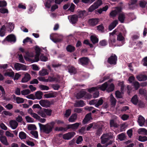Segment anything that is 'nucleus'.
<instances>
[{"mask_svg": "<svg viewBox=\"0 0 147 147\" xmlns=\"http://www.w3.org/2000/svg\"><path fill=\"white\" fill-rule=\"evenodd\" d=\"M40 129L44 133L46 134H49L53 130L52 128L51 127V125L48 124L44 125L39 123Z\"/></svg>", "mask_w": 147, "mask_h": 147, "instance_id": "f257e3e1", "label": "nucleus"}, {"mask_svg": "<svg viewBox=\"0 0 147 147\" xmlns=\"http://www.w3.org/2000/svg\"><path fill=\"white\" fill-rule=\"evenodd\" d=\"M102 3L101 0H98L95 2L88 9V10L89 12H92L95 9H97Z\"/></svg>", "mask_w": 147, "mask_h": 147, "instance_id": "f03ea898", "label": "nucleus"}, {"mask_svg": "<svg viewBox=\"0 0 147 147\" xmlns=\"http://www.w3.org/2000/svg\"><path fill=\"white\" fill-rule=\"evenodd\" d=\"M103 103V100L101 98H100L99 100L97 99H93L89 102L90 105H95L96 107H98L100 105H101Z\"/></svg>", "mask_w": 147, "mask_h": 147, "instance_id": "7ed1b4c3", "label": "nucleus"}, {"mask_svg": "<svg viewBox=\"0 0 147 147\" xmlns=\"http://www.w3.org/2000/svg\"><path fill=\"white\" fill-rule=\"evenodd\" d=\"M117 57L114 54H112L107 59V62L110 65H115L117 63Z\"/></svg>", "mask_w": 147, "mask_h": 147, "instance_id": "20e7f679", "label": "nucleus"}, {"mask_svg": "<svg viewBox=\"0 0 147 147\" xmlns=\"http://www.w3.org/2000/svg\"><path fill=\"white\" fill-rule=\"evenodd\" d=\"M89 61L88 57H83L79 59L78 63L83 66H86L88 65Z\"/></svg>", "mask_w": 147, "mask_h": 147, "instance_id": "39448f33", "label": "nucleus"}, {"mask_svg": "<svg viewBox=\"0 0 147 147\" xmlns=\"http://www.w3.org/2000/svg\"><path fill=\"white\" fill-rule=\"evenodd\" d=\"M39 103L42 107L46 108L49 107L51 105L49 101L47 99H42L39 101Z\"/></svg>", "mask_w": 147, "mask_h": 147, "instance_id": "423d86ee", "label": "nucleus"}, {"mask_svg": "<svg viewBox=\"0 0 147 147\" xmlns=\"http://www.w3.org/2000/svg\"><path fill=\"white\" fill-rule=\"evenodd\" d=\"M5 40L9 42L14 43L16 41V38L14 35L11 34L8 35L5 38L4 40Z\"/></svg>", "mask_w": 147, "mask_h": 147, "instance_id": "0eeeda50", "label": "nucleus"}, {"mask_svg": "<svg viewBox=\"0 0 147 147\" xmlns=\"http://www.w3.org/2000/svg\"><path fill=\"white\" fill-rule=\"evenodd\" d=\"M76 134L74 132H69L63 135V138L66 140H69L73 137Z\"/></svg>", "mask_w": 147, "mask_h": 147, "instance_id": "6e6552de", "label": "nucleus"}, {"mask_svg": "<svg viewBox=\"0 0 147 147\" xmlns=\"http://www.w3.org/2000/svg\"><path fill=\"white\" fill-rule=\"evenodd\" d=\"M78 17L76 15H73L68 16V18L70 20V22L73 24H74L78 20Z\"/></svg>", "mask_w": 147, "mask_h": 147, "instance_id": "1a4fd4ad", "label": "nucleus"}, {"mask_svg": "<svg viewBox=\"0 0 147 147\" xmlns=\"http://www.w3.org/2000/svg\"><path fill=\"white\" fill-rule=\"evenodd\" d=\"M91 113H90L87 114L85 116L84 119L83 120L82 123L83 124L86 123L88 121H90L92 118L91 117Z\"/></svg>", "mask_w": 147, "mask_h": 147, "instance_id": "9d476101", "label": "nucleus"}, {"mask_svg": "<svg viewBox=\"0 0 147 147\" xmlns=\"http://www.w3.org/2000/svg\"><path fill=\"white\" fill-rule=\"evenodd\" d=\"M85 105L84 101L80 100L79 101H76L74 104V106L75 107H82Z\"/></svg>", "mask_w": 147, "mask_h": 147, "instance_id": "9b49d317", "label": "nucleus"}, {"mask_svg": "<svg viewBox=\"0 0 147 147\" xmlns=\"http://www.w3.org/2000/svg\"><path fill=\"white\" fill-rule=\"evenodd\" d=\"M11 127L13 129H16L18 125L17 122L15 120H11L9 122Z\"/></svg>", "mask_w": 147, "mask_h": 147, "instance_id": "f8f14e48", "label": "nucleus"}, {"mask_svg": "<svg viewBox=\"0 0 147 147\" xmlns=\"http://www.w3.org/2000/svg\"><path fill=\"white\" fill-rule=\"evenodd\" d=\"M98 22V19H91L88 20V23L90 25L92 26H95L96 25Z\"/></svg>", "mask_w": 147, "mask_h": 147, "instance_id": "ddd939ff", "label": "nucleus"}, {"mask_svg": "<svg viewBox=\"0 0 147 147\" xmlns=\"http://www.w3.org/2000/svg\"><path fill=\"white\" fill-rule=\"evenodd\" d=\"M31 77L30 74L26 73L25 74L24 77L22 79L21 81L23 83L29 81Z\"/></svg>", "mask_w": 147, "mask_h": 147, "instance_id": "4468645a", "label": "nucleus"}, {"mask_svg": "<svg viewBox=\"0 0 147 147\" xmlns=\"http://www.w3.org/2000/svg\"><path fill=\"white\" fill-rule=\"evenodd\" d=\"M80 124L79 123H76L74 124L68 125L67 128L68 129H76L78 128Z\"/></svg>", "mask_w": 147, "mask_h": 147, "instance_id": "2eb2a0df", "label": "nucleus"}, {"mask_svg": "<svg viewBox=\"0 0 147 147\" xmlns=\"http://www.w3.org/2000/svg\"><path fill=\"white\" fill-rule=\"evenodd\" d=\"M145 120L144 118L141 115L138 116V124L140 126H142L144 125Z\"/></svg>", "mask_w": 147, "mask_h": 147, "instance_id": "dca6fc26", "label": "nucleus"}, {"mask_svg": "<svg viewBox=\"0 0 147 147\" xmlns=\"http://www.w3.org/2000/svg\"><path fill=\"white\" fill-rule=\"evenodd\" d=\"M118 24V21L117 20H115L113 21L109 26V29L110 30H112Z\"/></svg>", "mask_w": 147, "mask_h": 147, "instance_id": "f3484780", "label": "nucleus"}, {"mask_svg": "<svg viewBox=\"0 0 147 147\" xmlns=\"http://www.w3.org/2000/svg\"><path fill=\"white\" fill-rule=\"evenodd\" d=\"M0 141L4 145L7 146L9 145L6 137L5 136H0Z\"/></svg>", "mask_w": 147, "mask_h": 147, "instance_id": "a211bd4d", "label": "nucleus"}, {"mask_svg": "<svg viewBox=\"0 0 147 147\" xmlns=\"http://www.w3.org/2000/svg\"><path fill=\"white\" fill-rule=\"evenodd\" d=\"M117 40L119 41H121L122 45H119V46H121L123 45L124 44V42L125 40V38L122 35V34L121 33H120L117 35Z\"/></svg>", "mask_w": 147, "mask_h": 147, "instance_id": "6ab92c4d", "label": "nucleus"}, {"mask_svg": "<svg viewBox=\"0 0 147 147\" xmlns=\"http://www.w3.org/2000/svg\"><path fill=\"white\" fill-rule=\"evenodd\" d=\"M100 139L101 140V143L102 144L106 143L109 140V139L107 137L106 135L104 134L101 136Z\"/></svg>", "mask_w": 147, "mask_h": 147, "instance_id": "aec40b11", "label": "nucleus"}, {"mask_svg": "<svg viewBox=\"0 0 147 147\" xmlns=\"http://www.w3.org/2000/svg\"><path fill=\"white\" fill-rule=\"evenodd\" d=\"M66 49L67 52L70 53H72L75 51V48L72 45H69L67 46L66 48Z\"/></svg>", "mask_w": 147, "mask_h": 147, "instance_id": "412c9836", "label": "nucleus"}, {"mask_svg": "<svg viewBox=\"0 0 147 147\" xmlns=\"http://www.w3.org/2000/svg\"><path fill=\"white\" fill-rule=\"evenodd\" d=\"M43 93L40 91H37L35 94V97L38 100H40L42 98Z\"/></svg>", "mask_w": 147, "mask_h": 147, "instance_id": "4be33fe9", "label": "nucleus"}, {"mask_svg": "<svg viewBox=\"0 0 147 147\" xmlns=\"http://www.w3.org/2000/svg\"><path fill=\"white\" fill-rule=\"evenodd\" d=\"M87 93L84 90L80 91L78 93L77 96V99H81Z\"/></svg>", "mask_w": 147, "mask_h": 147, "instance_id": "5701e85b", "label": "nucleus"}, {"mask_svg": "<svg viewBox=\"0 0 147 147\" xmlns=\"http://www.w3.org/2000/svg\"><path fill=\"white\" fill-rule=\"evenodd\" d=\"M125 19V16L124 14L122 13H120L118 16V19L120 22L123 23Z\"/></svg>", "mask_w": 147, "mask_h": 147, "instance_id": "b1692460", "label": "nucleus"}, {"mask_svg": "<svg viewBox=\"0 0 147 147\" xmlns=\"http://www.w3.org/2000/svg\"><path fill=\"white\" fill-rule=\"evenodd\" d=\"M110 98L111 105L113 106H115L116 103V100L114 97L113 95L112 94H111L110 95Z\"/></svg>", "mask_w": 147, "mask_h": 147, "instance_id": "393cba45", "label": "nucleus"}, {"mask_svg": "<svg viewBox=\"0 0 147 147\" xmlns=\"http://www.w3.org/2000/svg\"><path fill=\"white\" fill-rule=\"evenodd\" d=\"M147 80V76L146 75L140 74L138 75V81H144Z\"/></svg>", "mask_w": 147, "mask_h": 147, "instance_id": "a878e982", "label": "nucleus"}, {"mask_svg": "<svg viewBox=\"0 0 147 147\" xmlns=\"http://www.w3.org/2000/svg\"><path fill=\"white\" fill-rule=\"evenodd\" d=\"M42 109H41L39 110L38 112V114L43 118H46V115L45 113L44 112V108H42Z\"/></svg>", "mask_w": 147, "mask_h": 147, "instance_id": "bb28decb", "label": "nucleus"}, {"mask_svg": "<svg viewBox=\"0 0 147 147\" xmlns=\"http://www.w3.org/2000/svg\"><path fill=\"white\" fill-rule=\"evenodd\" d=\"M6 28L5 25H3L0 30V36L1 37L4 36L5 34Z\"/></svg>", "mask_w": 147, "mask_h": 147, "instance_id": "cd10ccee", "label": "nucleus"}, {"mask_svg": "<svg viewBox=\"0 0 147 147\" xmlns=\"http://www.w3.org/2000/svg\"><path fill=\"white\" fill-rule=\"evenodd\" d=\"M138 134L147 135V130L144 128L138 129Z\"/></svg>", "mask_w": 147, "mask_h": 147, "instance_id": "c85d7f7f", "label": "nucleus"}, {"mask_svg": "<svg viewBox=\"0 0 147 147\" xmlns=\"http://www.w3.org/2000/svg\"><path fill=\"white\" fill-rule=\"evenodd\" d=\"M115 42L116 39L115 37L113 36L111 37L109 40V42L110 46H112L113 44L115 43Z\"/></svg>", "mask_w": 147, "mask_h": 147, "instance_id": "c756f323", "label": "nucleus"}, {"mask_svg": "<svg viewBox=\"0 0 147 147\" xmlns=\"http://www.w3.org/2000/svg\"><path fill=\"white\" fill-rule=\"evenodd\" d=\"M77 117V115L76 114H73L69 118L68 120L70 122H75V120L76 119Z\"/></svg>", "mask_w": 147, "mask_h": 147, "instance_id": "7c9ffc66", "label": "nucleus"}, {"mask_svg": "<svg viewBox=\"0 0 147 147\" xmlns=\"http://www.w3.org/2000/svg\"><path fill=\"white\" fill-rule=\"evenodd\" d=\"M90 40L94 44L98 43V38L96 36L94 35L91 36Z\"/></svg>", "mask_w": 147, "mask_h": 147, "instance_id": "2f4dec72", "label": "nucleus"}, {"mask_svg": "<svg viewBox=\"0 0 147 147\" xmlns=\"http://www.w3.org/2000/svg\"><path fill=\"white\" fill-rule=\"evenodd\" d=\"M115 89V86L114 84H111L107 88L106 91L108 92H112Z\"/></svg>", "mask_w": 147, "mask_h": 147, "instance_id": "473e14b6", "label": "nucleus"}, {"mask_svg": "<svg viewBox=\"0 0 147 147\" xmlns=\"http://www.w3.org/2000/svg\"><path fill=\"white\" fill-rule=\"evenodd\" d=\"M54 34H51L50 35V38L54 42L57 43L60 42L61 40L59 38H54Z\"/></svg>", "mask_w": 147, "mask_h": 147, "instance_id": "72a5a7b5", "label": "nucleus"}, {"mask_svg": "<svg viewBox=\"0 0 147 147\" xmlns=\"http://www.w3.org/2000/svg\"><path fill=\"white\" fill-rule=\"evenodd\" d=\"M131 101L132 102L134 105H137L138 103V96L136 95H135L133 96L131 99Z\"/></svg>", "mask_w": 147, "mask_h": 147, "instance_id": "f704fd0d", "label": "nucleus"}, {"mask_svg": "<svg viewBox=\"0 0 147 147\" xmlns=\"http://www.w3.org/2000/svg\"><path fill=\"white\" fill-rule=\"evenodd\" d=\"M39 74L41 76H44L48 74L49 73L47 72V69H43L39 71Z\"/></svg>", "mask_w": 147, "mask_h": 147, "instance_id": "c9c22d12", "label": "nucleus"}, {"mask_svg": "<svg viewBox=\"0 0 147 147\" xmlns=\"http://www.w3.org/2000/svg\"><path fill=\"white\" fill-rule=\"evenodd\" d=\"M108 86V84L107 83L105 82L100 86L99 88L100 90L104 91L107 89Z\"/></svg>", "mask_w": 147, "mask_h": 147, "instance_id": "e433bc0d", "label": "nucleus"}, {"mask_svg": "<svg viewBox=\"0 0 147 147\" xmlns=\"http://www.w3.org/2000/svg\"><path fill=\"white\" fill-rule=\"evenodd\" d=\"M110 125L111 127H117V124L115 122L113 119L111 120L110 122Z\"/></svg>", "mask_w": 147, "mask_h": 147, "instance_id": "4c0bfd02", "label": "nucleus"}, {"mask_svg": "<svg viewBox=\"0 0 147 147\" xmlns=\"http://www.w3.org/2000/svg\"><path fill=\"white\" fill-rule=\"evenodd\" d=\"M68 70L69 72L71 74H74L76 72V69L73 66H71L69 67L68 68Z\"/></svg>", "mask_w": 147, "mask_h": 147, "instance_id": "58836bf2", "label": "nucleus"}, {"mask_svg": "<svg viewBox=\"0 0 147 147\" xmlns=\"http://www.w3.org/2000/svg\"><path fill=\"white\" fill-rule=\"evenodd\" d=\"M47 82H53L55 81L56 82H58V79L57 78L49 76L48 79H47Z\"/></svg>", "mask_w": 147, "mask_h": 147, "instance_id": "ea45409f", "label": "nucleus"}, {"mask_svg": "<svg viewBox=\"0 0 147 147\" xmlns=\"http://www.w3.org/2000/svg\"><path fill=\"white\" fill-rule=\"evenodd\" d=\"M26 134L23 131L20 132L19 134V137L21 139H25L26 138Z\"/></svg>", "mask_w": 147, "mask_h": 147, "instance_id": "a19ab883", "label": "nucleus"}, {"mask_svg": "<svg viewBox=\"0 0 147 147\" xmlns=\"http://www.w3.org/2000/svg\"><path fill=\"white\" fill-rule=\"evenodd\" d=\"M40 59L42 61H46L48 60V57L42 54L40 56Z\"/></svg>", "mask_w": 147, "mask_h": 147, "instance_id": "79ce46f5", "label": "nucleus"}, {"mask_svg": "<svg viewBox=\"0 0 147 147\" xmlns=\"http://www.w3.org/2000/svg\"><path fill=\"white\" fill-rule=\"evenodd\" d=\"M117 136H118V139L121 141L124 140L125 138V134L123 133L118 135Z\"/></svg>", "mask_w": 147, "mask_h": 147, "instance_id": "37998d69", "label": "nucleus"}, {"mask_svg": "<svg viewBox=\"0 0 147 147\" xmlns=\"http://www.w3.org/2000/svg\"><path fill=\"white\" fill-rule=\"evenodd\" d=\"M14 73L13 71L11 72H7L5 73L4 75L5 76H8L9 77L13 78L14 76Z\"/></svg>", "mask_w": 147, "mask_h": 147, "instance_id": "c03bdc74", "label": "nucleus"}, {"mask_svg": "<svg viewBox=\"0 0 147 147\" xmlns=\"http://www.w3.org/2000/svg\"><path fill=\"white\" fill-rule=\"evenodd\" d=\"M68 129L67 128V126L65 127H57L55 128V130L57 131H66Z\"/></svg>", "mask_w": 147, "mask_h": 147, "instance_id": "a18cd8bd", "label": "nucleus"}, {"mask_svg": "<svg viewBox=\"0 0 147 147\" xmlns=\"http://www.w3.org/2000/svg\"><path fill=\"white\" fill-rule=\"evenodd\" d=\"M30 93V91L28 89L23 90L21 91V93L22 95H27Z\"/></svg>", "mask_w": 147, "mask_h": 147, "instance_id": "49530a36", "label": "nucleus"}, {"mask_svg": "<svg viewBox=\"0 0 147 147\" xmlns=\"http://www.w3.org/2000/svg\"><path fill=\"white\" fill-rule=\"evenodd\" d=\"M116 97L117 98H121L123 97L121 92L119 90L116 91L115 93Z\"/></svg>", "mask_w": 147, "mask_h": 147, "instance_id": "de8ad7c7", "label": "nucleus"}, {"mask_svg": "<svg viewBox=\"0 0 147 147\" xmlns=\"http://www.w3.org/2000/svg\"><path fill=\"white\" fill-rule=\"evenodd\" d=\"M16 103L18 104L23 103L24 101V99L23 98L18 97H16Z\"/></svg>", "mask_w": 147, "mask_h": 147, "instance_id": "09e8293b", "label": "nucleus"}, {"mask_svg": "<svg viewBox=\"0 0 147 147\" xmlns=\"http://www.w3.org/2000/svg\"><path fill=\"white\" fill-rule=\"evenodd\" d=\"M28 129L30 130H34L36 129V127L35 125L30 124L28 127Z\"/></svg>", "mask_w": 147, "mask_h": 147, "instance_id": "8fccbe9b", "label": "nucleus"}, {"mask_svg": "<svg viewBox=\"0 0 147 147\" xmlns=\"http://www.w3.org/2000/svg\"><path fill=\"white\" fill-rule=\"evenodd\" d=\"M22 65L24 66L23 64L16 63L14 65V67L16 70H18L20 69V66Z\"/></svg>", "mask_w": 147, "mask_h": 147, "instance_id": "3c124183", "label": "nucleus"}, {"mask_svg": "<svg viewBox=\"0 0 147 147\" xmlns=\"http://www.w3.org/2000/svg\"><path fill=\"white\" fill-rule=\"evenodd\" d=\"M44 112L45 113L46 116H51V115L52 111L50 109L44 108Z\"/></svg>", "mask_w": 147, "mask_h": 147, "instance_id": "603ef678", "label": "nucleus"}, {"mask_svg": "<svg viewBox=\"0 0 147 147\" xmlns=\"http://www.w3.org/2000/svg\"><path fill=\"white\" fill-rule=\"evenodd\" d=\"M138 140L141 142H144L147 140V137L146 136H138Z\"/></svg>", "mask_w": 147, "mask_h": 147, "instance_id": "864d4df0", "label": "nucleus"}, {"mask_svg": "<svg viewBox=\"0 0 147 147\" xmlns=\"http://www.w3.org/2000/svg\"><path fill=\"white\" fill-rule=\"evenodd\" d=\"M104 134L106 135L107 137L108 138L109 140L113 139V138L114 136L113 135V133H112V132H110L108 133Z\"/></svg>", "mask_w": 147, "mask_h": 147, "instance_id": "5fc2aeb1", "label": "nucleus"}, {"mask_svg": "<svg viewBox=\"0 0 147 147\" xmlns=\"http://www.w3.org/2000/svg\"><path fill=\"white\" fill-rule=\"evenodd\" d=\"M28 42H30V43H32V40L30 38L28 37H27L23 41V43L24 44Z\"/></svg>", "mask_w": 147, "mask_h": 147, "instance_id": "6e6d98bb", "label": "nucleus"}, {"mask_svg": "<svg viewBox=\"0 0 147 147\" xmlns=\"http://www.w3.org/2000/svg\"><path fill=\"white\" fill-rule=\"evenodd\" d=\"M99 44L101 46H105L107 45V42L105 40H103L100 41Z\"/></svg>", "mask_w": 147, "mask_h": 147, "instance_id": "4d7b16f0", "label": "nucleus"}, {"mask_svg": "<svg viewBox=\"0 0 147 147\" xmlns=\"http://www.w3.org/2000/svg\"><path fill=\"white\" fill-rule=\"evenodd\" d=\"M28 123H32L34 121V119L29 116H26L25 117Z\"/></svg>", "mask_w": 147, "mask_h": 147, "instance_id": "13d9d810", "label": "nucleus"}, {"mask_svg": "<svg viewBox=\"0 0 147 147\" xmlns=\"http://www.w3.org/2000/svg\"><path fill=\"white\" fill-rule=\"evenodd\" d=\"M145 107V104L144 102L140 100L138 101V108H143Z\"/></svg>", "mask_w": 147, "mask_h": 147, "instance_id": "bf43d9fd", "label": "nucleus"}, {"mask_svg": "<svg viewBox=\"0 0 147 147\" xmlns=\"http://www.w3.org/2000/svg\"><path fill=\"white\" fill-rule=\"evenodd\" d=\"M147 4V3L145 1H140L139 3L140 6L142 8H145Z\"/></svg>", "mask_w": 147, "mask_h": 147, "instance_id": "052dcab7", "label": "nucleus"}, {"mask_svg": "<svg viewBox=\"0 0 147 147\" xmlns=\"http://www.w3.org/2000/svg\"><path fill=\"white\" fill-rule=\"evenodd\" d=\"M139 93L143 95L144 96L146 95V91L144 89H140L139 91Z\"/></svg>", "mask_w": 147, "mask_h": 147, "instance_id": "680f3d73", "label": "nucleus"}, {"mask_svg": "<svg viewBox=\"0 0 147 147\" xmlns=\"http://www.w3.org/2000/svg\"><path fill=\"white\" fill-rule=\"evenodd\" d=\"M86 14V11L85 10L81 11L78 12V16L79 18H82Z\"/></svg>", "mask_w": 147, "mask_h": 147, "instance_id": "e2e57ef3", "label": "nucleus"}, {"mask_svg": "<svg viewBox=\"0 0 147 147\" xmlns=\"http://www.w3.org/2000/svg\"><path fill=\"white\" fill-rule=\"evenodd\" d=\"M75 7V5L73 3H71L70 7L68 9V11H70L71 12H74Z\"/></svg>", "mask_w": 147, "mask_h": 147, "instance_id": "0e129e2a", "label": "nucleus"}, {"mask_svg": "<svg viewBox=\"0 0 147 147\" xmlns=\"http://www.w3.org/2000/svg\"><path fill=\"white\" fill-rule=\"evenodd\" d=\"M40 88L41 90H48L49 89V88L48 86L42 85H40Z\"/></svg>", "mask_w": 147, "mask_h": 147, "instance_id": "69168bd1", "label": "nucleus"}, {"mask_svg": "<svg viewBox=\"0 0 147 147\" xmlns=\"http://www.w3.org/2000/svg\"><path fill=\"white\" fill-rule=\"evenodd\" d=\"M117 14V12L115 10L112 11L110 13V16L112 17H115Z\"/></svg>", "mask_w": 147, "mask_h": 147, "instance_id": "338daca9", "label": "nucleus"}, {"mask_svg": "<svg viewBox=\"0 0 147 147\" xmlns=\"http://www.w3.org/2000/svg\"><path fill=\"white\" fill-rule=\"evenodd\" d=\"M142 61L143 62V65L145 66H146L147 67V57H146L144 58Z\"/></svg>", "mask_w": 147, "mask_h": 147, "instance_id": "774afa93", "label": "nucleus"}]
</instances>
